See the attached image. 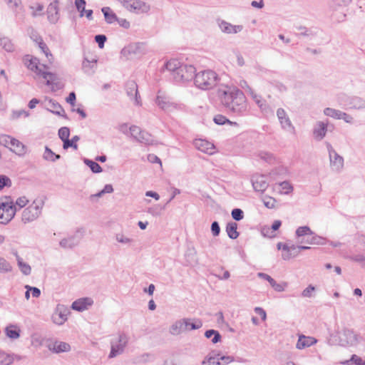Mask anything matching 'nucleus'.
Here are the masks:
<instances>
[{"label": "nucleus", "mask_w": 365, "mask_h": 365, "mask_svg": "<svg viewBox=\"0 0 365 365\" xmlns=\"http://www.w3.org/2000/svg\"><path fill=\"white\" fill-rule=\"evenodd\" d=\"M188 321V326L186 327V331H192L201 328L202 327V322L200 319H190L186 318Z\"/></svg>", "instance_id": "38"}, {"label": "nucleus", "mask_w": 365, "mask_h": 365, "mask_svg": "<svg viewBox=\"0 0 365 365\" xmlns=\"http://www.w3.org/2000/svg\"><path fill=\"white\" fill-rule=\"evenodd\" d=\"M231 215L232 217L236 221H240L244 218V212L240 208L233 209L232 210Z\"/></svg>", "instance_id": "54"}, {"label": "nucleus", "mask_w": 365, "mask_h": 365, "mask_svg": "<svg viewBox=\"0 0 365 365\" xmlns=\"http://www.w3.org/2000/svg\"><path fill=\"white\" fill-rule=\"evenodd\" d=\"M93 300L91 298H81L72 303L71 308L73 310L82 312L88 308V306L93 304Z\"/></svg>", "instance_id": "20"}, {"label": "nucleus", "mask_w": 365, "mask_h": 365, "mask_svg": "<svg viewBox=\"0 0 365 365\" xmlns=\"http://www.w3.org/2000/svg\"><path fill=\"white\" fill-rule=\"evenodd\" d=\"M0 45L5 51L8 52H12L14 50V44L7 37H3L0 38Z\"/></svg>", "instance_id": "42"}, {"label": "nucleus", "mask_w": 365, "mask_h": 365, "mask_svg": "<svg viewBox=\"0 0 365 365\" xmlns=\"http://www.w3.org/2000/svg\"><path fill=\"white\" fill-rule=\"evenodd\" d=\"M86 2L85 0H76L75 6L76 9L80 12V16L82 17L84 15L85 6Z\"/></svg>", "instance_id": "55"}, {"label": "nucleus", "mask_w": 365, "mask_h": 365, "mask_svg": "<svg viewBox=\"0 0 365 365\" xmlns=\"http://www.w3.org/2000/svg\"><path fill=\"white\" fill-rule=\"evenodd\" d=\"M317 342V340L314 337L301 335L299 336L296 347L298 349H303L315 344Z\"/></svg>", "instance_id": "21"}, {"label": "nucleus", "mask_w": 365, "mask_h": 365, "mask_svg": "<svg viewBox=\"0 0 365 365\" xmlns=\"http://www.w3.org/2000/svg\"><path fill=\"white\" fill-rule=\"evenodd\" d=\"M217 24L221 31L227 34H237L243 29L242 25H232L222 19H217Z\"/></svg>", "instance_id": "13"}, {"label": "nucleus", "mask_w": 365, "mask_h": 365, "mask_svg": "<svg viewBox=\"0 0 365 365\" xmlns=\"http://www.w3.org/2000/svg\"><path fill=\"white\" fill-rule=\"evenodd\" d=\"M113 188L110 184H106L103 190L96 194L91 195L90 200L91 201L97 200L98 198L101 197L106 193H111Z\"/></svg>", "instance_id": "32"}, {"label": "nucleus", "mask_w": 365, "mask_h": 365, "mask_svg": "<svg viewBox=\"0 0 365 365\" xmlns=\"http://www.w3.org/2000/svg\"><path fill=\"white\" fill-rule=\"evenodd\" d=\"M186 318L181 319L174 322L169 329V332L173 336H177L186 331V327L189 325Z\"/></svg>", "instance_id": "16"}, {"label": "nucleus", "mask_w": 365, "mask_h": 365, "mask_svg": "<svg viewBox=\"0 0 365 365\" xmlns=\"http://www.w3.org/2000/svg\"><path fill=\"white\" fill-rule=\"evenodd\" d=\"M125 91L131 101L134 100L136 105H140V96L138 90V85L135 81H130L127 82L125 84Z\"/></svg>", "instance_id": "12"}, {"label": "nucleus", "mask_w": 365, "mask_h": 365, "mask_svg": "<svg viewBox=\"0 0 365 365\" xmlns=\"http://www.w3.org/2000/svg\"><path fill=\"white\" fill-rule=\"evenodd\" d=\"M34 40L36 42L39 48L46 55L47 58H48V56H52V54L51 53L46 43L43 41V38L41 36H36V38Z\"/></svg>", "instance_id": "36"}, {"label": "nucleus", "mask_w": 365, "mask_h": 365, "mask_svg": "<svg viewBox=\"0 0 365 365\" xmlns=\"http://www.w3.org/2000/svg\"><path fill=\"white\" fill-rule=\"evenodd\" d=\"M53 322L58 325H61L64 323V322L67 319V317L66 314L60 312H56L52 316Z\"/></svg>", "instance_id": "46"}, {"label": "nucleus", "mask_w": 365, "mask_h": 365, "mask_svg": "<svg viewBox=\"0 0 365 365\" xmlns=\"http://www.w3.org/2000/svg\"><path fill=\"white\" fill-rule=\"evenodd\" d=\"M20 329L15 325H9L6 328V336L11 339H18L20 336Z\"/></svg>", "instance_id": "33"}, {"label": "nucleus", "mask_w": 365, "mask_h": 365, "mask_svg": "<svg viewBox=\"0 0 365 365\" xmlns=\"http://www.w3.org/2000/svg\"><path fill=\"white\" fill-rule=\"evenodd\" d=\"M211 232L214 237H217L220 235V227L217 221H214L211 225Z\"/></svg>", "instance_id": "62"}, {"label": "nucleus", "mask_w": 365, "mask_h": 365, "mask_svg": "<svg viewBox=\"0 0 365 365\" xmlns=\"http://www.w3.org/2000/svg\"><path fill=\"white\" fill-rule=\"evenodd\" d=\"M165 68L176 83L192 81L196 73V69L192 65L182 63L177 59H171L166 62Z\"/></svg>", "instance_id": "2"}, {"label": "nucleus", "mask_w": 365, "mask_h": 365, "mask_svg": "<svg viewBox=\"0 0 365 365\" xmlns=\"http://www.w3.org/2000/svg\"><path fill=\"white\" fill-rule=\"evenodd\" d=\"M213 121L215 124L219 125H223L225 124H228L230 125H236L237 123L236 122H232L226 116L222 114L215 115L213 118Z\"/></svg>", "instance_id": "29"}, {"label": "nucleus", "mask_w": 365, "mask_h": 365, "mask_svg": "<svg viewBox=\"0 0 365 365\" xmlns=\"http://www.w3.org/2000/svg\"><path fill=\"white\" fill-rule=\"evenodd\" d=\"M250 187L257 192L262 193L269 187V184H250Z\"/></svg>", "instance_id": "59"}, {"label": "nucleus", "mask_w": 365, "mask_h": 365, "mask_svg": "<svg viewBox=\"0 0 365 365\" xmlns=\"http://www.w3.org/2000/svg\"><path fill=\"white\" fill-rule=\"evenodd\" d=\"M84 233L85 230L83 228H78L73 235L62 239L59 245L64 249H72L79 245L84 236Z\"/></svg>", "instance_id": "9"}, {"label": "nucleus", "mask_w": 365, "mask_h": 365, "mask_svg": "<svg viewBox=\"0 0 365 365\" xmlns=\"http://www.w3.org/2000/svg\"><path fill=\"white\" fill-rule=\"evenodd\" d=\"M43 158L46 160L55 162L56 160L61 158V155L55 153L48 146H46L45 151L43 153Z\"/></svg>", "instance_id": "37"}, {"label": "nucleus", "mask_w": 365, "mask_h": 365, "mask_svg": "<svg viewBox=\"0 0 365 365\" xmlns=\"http://www.w3.org/2000/svg\"><path fill=\"white\" fill-rule=\"evenodd\" d=\"M217 96L225 110L236 116H243L248 113L247 98L240 88L225 86L217 89Z\"/></svg>", "instance_id": "1"}, {"label": "nucleus", "mask_w": 365, "mask_h": 365, "mask_svg": "<svg viewBox=\"0 0 365 365\" xmlns=\"http://www.w3.org/2000/svg\"><path fill=\"white\" fill-rule=\"evenodd\" d=\"M242 184H235L234 186L233 193L236 197H240L241 196H247V194L244 192L242 189Z\"/></svg>", "instance_id": "58"}, {"label": "nucleus", "mask_w": 365, "mask_h": 365, "mask_svg": "<svg viewBox=\"0 0 365 365\" xmlns=\"http://www.w3.org/2000/svg\"><path fill=\"white\" fill-rule=\"evenodd\" d=\"M7 201L1 205L0 211V224L6 225L15 216L17 208L14 204V200L10 196H6Z\"/></svg>", "instance_id": "7"}, {"label": "nucleus", "mask_w": 365, "mask_h": 365, "mask_svg": "<svg viewBox=\"0 0 365 365\" xmlns=\"http://www.w3.org/2000/svg\"><path fill=\"white\" fill-rule=\"evenodd\" d=\"M205 336L207 339L212 337V342L217 344L221 341L222 336L218 331L215 329H208L205 332Z\"/></svg>", "instance_id": "35"}, {"label": "nucleus", "mask_w": 365, "mask_h": 365, "mask_svg": "<svg viewBox=\"0 0 365 365\" xmlns=\"http://www.w3.org/2000/svg\"><path fill=\"white\" fill-rule=\"evenodd\" d=\"M59 0H54L47 8L48 20L51 24H56L59 19Z\"/></svg>", "instance_id": "15"}, {"label": "nucleus", "mask_w": 365, "mask_h": 365, "mask_svg": "<svg viewBox=\"0 0 365 365\" xmlns=\"http://www.w3.org/2000/svg\"><path fill=\"white\" fill-rule=\"evenodd\" d=\"M300 243H307L309 245H325L327 240L322 237L318 236L314 233L312 235H309L306 240L298 241Z\"/></svg>", "instance_id": "23"}, {"label": "nucleus", "mask_w": 365, "mask_h": 365, "mask_svg": "<svg viewBox=\"0 0 365 365\" xmlns=\"http://www.w3.org/2000/svg\"><path fill=\"white\" fill-rule=\"evenodd\" d=\"M252 98L262 110H264L267 109V105L266 103V101L262 99L261 96L257 95L256 93L252 97Z\"/></svg>", "instance_id": "47"}, {"label": "nucleus", "mask_w": 365, "mask_h": 365, "mask_svg": "<svg viewBox=\"0 0 365 365\" xmlns=\"http://www.w3.org/2000/svg\"><path fill=\"white\" fill-rule=\"evenodd\" d=\"M139 46H140L139 43L133 44V45H130L128 47L124 48L122 50V53H123L124 55L126 53H137V49L139 48Z\"/></svg>", "instance_id": "60"}, {"label": "nucleus", "mask_w": 365, "mask_h": 365, "mask_svg": "<svg viewBox=\"0 0 365 365\" xmlns=\"http://www.w3.org/2000/svg\"><path fill=\"white\" fill-rule=\"evenodd\" d=\"M343 364L349 365L351 364L355 365H365V361L363 360L360 356L353 354L349 360L341 362Z\"/></svg>", "instance_id": "45"}, {"label": "nucleus", "mask_w": 365, "mask_h": 365, "mask_svg": "<svg viewBox=\"0 0 365 365\" xmlns=\"http://www.w3.org/2000/svg\"><path fill=\"white\" fill-rule=\"evenodd\" d=\"M313 234L314 232L308 226L299 227L296 230V235L298 238L302 237H306L307 238L309 235H312Z\"/></svg>", "instance_id": "40"}, {"label": "nucleus", "mask_w": 365, "mask_h": 365, "mask_svg": "<svg viewBox=\"0 0 365 365\" xmlns=\"http://www.w3.org/2000/svg\"><path fill=\"white\" fill-rule=\"evenodd\" d=\"M340 343L342 346H353L358 341V336L349 329H344L339 336Z\"/></svg>", "instance_id": "11"}, {"label": "nucleus", "mask_w": 365, "mask_h": 365, "mask_svg": "<svg viewBox=\"0 0 365 365\" xmlns=\"http://www.w3.org/2000/svg\"><path fill=\"white\" fill-rule=\"evenodd\" d=\"M237 224L234 222H230L227 224L226 232L228 237L232 240L237 239L240 233L237 232Z\"/></svg>", "instance_id": "26"}, {"label": "nucleus", "mask_w": 365, "mask_h": 365, "mask_svg": "<svg viewBox=\"0 0 365 365\" xmlns=\"http://www.w3.org/2000/svg\"><path fill=\"white\" fill-rule=\"evenodd\" d=\"M271 287L278 292H281L284 291L285 288L287 287V282L277 283L274 279L270 281Z\"/></svg>", "instance_id": "49"}, {"label": "nucleus", "mask_w": 365, "mask_h": 365, "mask_svg": "<svg viewBox=\"0 0 365 365\" xmlns=\"http://www.w3.org/2000/svg\"><path fill=\"white\" fill-rule=\"evenodd\" d=\"M220 365H227L234 361V357L231 356H220Z\"/></svg>", "instance_id": "64"}, {"label": "nucleus", "mask_w": 365, "mask_h": 365, "mask_svg": "<svg viewBox=\"0 0 365 365\" xmlns=\"http://www.w3.org/2000/svg\"><path fill=\"white\" fill-rule=\"evenodd\" d=\"M219 81L217 74L212 70H205L195 73L194 83L202 90H210L215 86Z\"/></svg>", "instance_id": "3"}, {"label": "nucleus", "mask_w": 365, "mask_h": 365, "mask_svg": "<svg viewBox=\"0 0 365 365\" xmlns=\"http://www.w3.org/2000/svg\"><path fill=\"white\" fill-rule=\"evenodd\" d=\"M257 156L261 160H264V162H266L270 165L274 164L277 161L275 156L269 152L262 151V150L259 151L257 153Z\"/></svg>", "instance_id": "28"}, {"label": "nucleus", "mask_w": 365, "mask_h": 365, "mask_svg": "<svg viewBox=\"0 0 365 365\" xmlns=\"http://www.w3.org/2000/svg\"><path fill=\"white\" fill-rule=\"evenodd\" d=\"M123 6L138 14L147 13L150 10V6L140 0H132L129 3H125Z\"/></svg>", "instance_id": "14"}, {"label": "nucleus", "mask_w": 365, "mask_h": 365, "mask_svg": "<svg viewBox=\"0 0 365 365\" xmlns=\"http://www.w3.org/2000/svg\"><path fill=\"white\" fill-rule=\"evenodd\" d=\"M155 103L163 110H167L171 106V103L168 98L160 94L157 96Z\"/></svg>", "instance_id": "30"}, {"label": "nucleus", "mask_w": 365, "mask_h": 365, "mask_svg": "<svg viewBox=\"0 0 365 365\" xmlns=\"http://www.w3.org/2000/svg\"><path fill=\"white\" fill-rule=\"evenodd\" d=\"M29 200L25 196L19 197L16 199V202H14V204L16 205L17 208V211L23 207H24L28 203Z\"/></svg>", "instance_id": "51"}, {"label": "nucleus", "mask_w": 365, "mask_h": 365, "mask_svg": "<svg viewBox=\"0 0 365 365\" xmlns=\"http://www.w3.org/2000/svg\"><path fill=\"white\" fill-rule=\"evenodd\" d=\"M102 13L104 15L105 20L108 24H113L118 20L116 14L110 9V7H103L101 9Z\"/></svg>", "instance_id": "27"}, {"label": "nucleus", "mask_w": 365, "mask_h": 365, "mask_svg": "<svg viewBox=\"0 0 365 365\" xmlns=\"http://www.w3.org/2000/svg\"><path fill=\"white\" fill-rule=\"evenodd\" d=\"M266 176L264 175H259L257 173L253 175L251 178L250 182H266L264 179Z\"/></svg>", "instance_id": "61"}, {"label": "nucleus", "mask_w": 365, "mask_h": 365, "mask_svg": "<svg viewBox=\"0 0 365 365\" xmlns=\"http://www.w3.org/2000/svg\"><path fill=\"white\" fill-rule=\"evenodd\" d=\"M80 140V137L78 135H74L71 140L69 138L68 140H64L63 143V148L64 150H67L69 148H72L74 150L78 149L77 142Z\"/></svg>", "instance_id": "34"}, {"label": "nucleus", "mask_w": 365, "mask_h": 365, "mask_svg": "<svg viewBox=\"0 0 365 365\" xmlns=\"http://www.w3.org/2000/svg\"><path fill=\"white\" fill-rule=\"evenodd\" d=\"M136 141L144 144H150L152 143L151 135L148 132L141 130Z\"/></svg>", "instance_id": "41"}, {"label": "nucleus", "mask_w": 365, "mask_h": 365, "mask_svg": "<svg viewBox=\"0 0 365 365\" xmlns=\"http://www.w3.org/2000/svg\"><path fill=\"white\" fill-rule=\"evenodd\" d=\"M84 163L90 168V169L93 173H99L102 171V168L96 161L85 158Z\"/></svg>", "instance_id": "39"}, {"label": "nucleus", "mask_w": 365, "mask_h": 365, "mask_svg": "<svg viewBox=\"0 0 365 365\" xmlns=\"http://www.w3.org/2000/svg\"><path fill=\"white\" fill-rule=\"evenodd\" d=\"M272 189L275 192L281 195H288L293 191L292 184H274Z\"/></svg>", "instance_id": "25"}, {"label": "nucleus", "mask_w": 365, "mask_h": 365, "mask_svg": "<svg viewBox=\"0 0 365 365\" xmlns=\"http://www.w3.org/2000/svg\"><path fill=\"white\" fill-rule=\"evenodd\" d=\"M39 60L36 57H31L28 63H26V66L31 71L35 72L38 76H41L43 79L46 80V84L47 86H53L56 85L55 81L58 79L56 74L42 71L39 66Z\"/></svg>", "instance_id": "6"}, {"label": "nucleus", "mask_w": 365, "mask_h": 365, "mask_svg": "<svg viewBox=\"0 0 365 365\" xmlns=\"http://www.w3.org/2000/svg\"><path fill=\"white\" fill-rule=\"evenodd\" d=\"M297 29L300 31L298 35L303 36H313L315 34L310 29L305 26H299Z\"/></svg>", "instance_id": "57"}, {"label": "nucleus", "mask_w": 365, "mask_h": 365, "mask_svg": "<svg viewBox=\"0 0 365 365\" xmlns=\"http://www.w3.org/2000/svg\"><path fill=\"white\" fill-rule=\"evenodd\" d=\"M95 41L98 43L100 48L104 47L105 43L107 41V37L104 34H97L94 37Z\"/></svg>", "instance_id": "56"}, {"label": "nucleus", "mask_w": 365, "mask_h": 365, "mask_svg": "<svg viewBox=\"0 0 365 365\" xmlns=\"http://www.w3.org/2000/svg\"><path fill=\"white\" fill-rule=\"evenodd\" d=\"M349 259L353 262L361 264L362 267H365V255L363 254H356L349 257Z\"/></svg>", "instance_id": "48"}, {"label": "nucleus", "mask_w": 365, "mask_h": 365, "mask_svg": "<svg viewBox=\"0 0 365 365\" xmlns=\"http://www.w3.org/2000/svg\"><path fill=\"white\" fill-rule=\"evenodd\" d=\"M128 342V337L123 333L120 334L118 339H112L110 341V351L108 358L112 359L122 354Z\"/></svg>", "instance_id": "8"}, {"label": "nucleus", "mask_w": 365, "mask_h": 365, "mask_svg": "<svg viewBox=\"0 0 365 365\" xmlns=\"http://www.w3.org/2000/svg\"><path fill=\"white\" fill-rule=\"evenodd\" d=\"M58 137L59 138L64 142V140H68L70 136V129L68 127H61L58 130Z\"/></svg>", "instance_id": "50"}, {"label": "nucleus", "mask_w": 365, "mask_h": 365, "mask_svg": "<svg viewBox=\"0 0 365 365\" xmlns=\"http://www.w3.org/2000/svg\"><path fill=\"white\" fill-rule=\"evenodd\" d=\"M131 137L133 138L135 140H137L139 133H140L141 129L136 125H131L129 128Z\"/></svg>", "instance_id": "63"}, {"label": "nucleus", "mask_w": 365, "mask_h": 365, "mask_svg": "<svg viewBox=\"0 0 365 365\" xmlns=\"http://www.w3.org/2000/svg\"><path fill=\"white\" fill-rule=\"evenodd\" d=\"M327 150L329 152L330 165L333 170L339 171L344 166V158L339 155L333 148L331 144L327 143Z\"/></svg>", "instance_id": "10"}, {"label": "nucleus", "mask_w": 365, "mask_h": 365, "mask_svg": "<svg viewBox=\"0 0 365 365\" xmlns=\"http://www.w3.org/2000/svg\"><path fill=\"white\" fill-rule=\"evenodd\" d=\"M96 63L97 60L89 61L85 58L82 64L84 72L88 73L90 69H91Z\"/></svg>", "instance_id": "53"}, {"label": "nucleus", "mask_w": 365, "mask_h": 365, "mask_svg": "<svg viewBox=\"0 0 365 365\" xmlns=\"http://www.w3.org/2000/svg\"><path fill=\"white\" fill-rule=\"evenodd\" d=\"M195 146L199 150L211 155L214 153L215 145L205 140L198 139L195 141Z\"/></svg>", "instance_id": "17"}, {"label": "nucleus", "mask_w": 365, "mask_h": 365, "mask_svg": "<svg viewBox=\"0 0 365 365\" xmlns=\"http://www.w3.org/2000/svg\"><path fill=\"white\" fill-rule=\"evenodd\" d=\"M166 204L165 205H155L148 209V213L153 216H160L163 211L165 209Z\"/></svg>", "instance_id": "43"}, {"label": "nucleus", "mask_w": 365, "mask_h": 365, "mask_svg": "<svg viewBox=\"0 0 365 365\" xmlns=\"http://www.w3.org/2000/svg\"><path fill=\"white\" fill-rule=\"evenodd\" d=\"M220 353L212 351L202 361V365H220L219 356Z\"/></svg>", "instance_id": "24"}, {"label": "nucleus", "mask_w": 365, "mask_h": 365, "mask_svg": "<svg viewBox=\"0 0 365 365\" xmlns=\"http://www.w3.org/2000/svg\"><path fill=\"white\" fill-rule=\"evenodd\" d=\"M4 138L9 140L10 149L16 154L21 155L25 153V146L21 142L6 135H4Z\"/></svg>", "instance_id": "18"}, {"label": "nucleus", "mask_w": 365, "mask_h": 365, "mask_svg": "<svg viewBox=\"0 0 365 365\" xmlns=\"http://www.w3.org/2000/svg\"><path fill=\"white\" fill-rule=\"evenodd\" d=\"M327 132V123L318 121L313 130V135L316 140H322Z\"/></svg>", "instance_id": "19"}, {"label": "nucleus", "mask_w": 365, "mask_h": 365, "mask_svg": "<svg viewBox=\"0 0 365 365\" xmlns=\"http://www.w3.org/2000/svg\"><path fill=\"white\" fill-rule=\"evenodd\" d=\"M324 113L325 115L334 119H340L341 111L331 108H326L324 110Z\"/></svg>", "instance_id": "44"}, {"label": "nucleus", "mask_w": 365, "mask_h": 365, "mask_svg": "<svg viewBox=\"0 0 365 365\" xmlns=\"http://www.w3.org/2000/svg\"><path fill=\"white\" fill-rule=\"evenodd\" d=\"M16 257L17 264L21 272L25 275H29L31 272V268L30 265L27 263L24 262L22 258L20 257L17 254H16Z\"/></svg>", "instance_id": "31"}, {"label": "nucleus", "mask_w": 365, "mask_h": 365, "mask_svg": "<svg viewBox=\"0 0 365 365\" xmlns=\"http://www.w3.org/2000/svg\"><path fill=\"white\" fill-rule=\"evenodd\" d=\"M48 348L50 351L55 353L67 352L70 351L71 346L66 342L63 341H55L50 343L48 345Z\"/></svg>", "instance_id": "22"}, {"label": "nucleus", "mask_w": 365, "mask_h": 365, "mask_svg": "<svg viewBox=\"0 0 365 365\" xmlns=\"http://www.w3.org/2000/svg\"><path fill=\"white\" fill-rule=\"evenodd\" d=\"M338 103L346 109H365V99L357 96H348L341 93L337 97Z\"/></svg>", "instance_id": "4"}, {"label": "nucleus", "mask_w": 365, "mask_h": 365, "mask_svg": "<svg viewBox=\"0 0 365 365\" xmlns=\"http://www.w3.org/2000/svg\"><path fill=\"white\" fill-rule=\"evenodd\" d=\"M43 205L44 200L43 198L34 200L31 205L24 210L21 217L22 222L26 224L36 220L41 213Z\"/></svg>", "instance_id": "5"}, {"label": "nucleus", "mask_w": 365, "mask_h": 365, "mask_svg": "<svg viewBox=\"0 0 365 365\" xmlns=\"http://www.w3.org/2000/svg\"><path fill=\"white\" fill-rule=\"evenodd\" d=\"M12 270V267L4 258L0 257V272H9Z\"/></svg>", "instance_id": "52"}]
</instances>
